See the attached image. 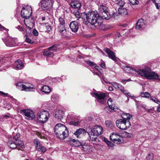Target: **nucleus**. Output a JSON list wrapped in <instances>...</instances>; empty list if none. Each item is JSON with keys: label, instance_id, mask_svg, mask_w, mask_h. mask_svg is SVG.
<instances>
[{"label": "nucleus", "instance_id": "f257e3e1", "mask_svg": "<svg viewBox=\"0 0 160 160\" xmlns=\"http://www.w3.org/2000/svg\"><path fill=\"white\" fill-rule=\"evenodd\" d=\"M122 68L126 72L131 73L133 75H139L147 79L160 80L158 75L152 71L151 68L148 67H145L142 69H136L125 66H123Z\"/></svg>", "mask_w": 160, "mask_h": 160}, {"label": "nucleus", "instance_id": "f03ea898", "mask_svg": "<svg viewBox=\"0 0 160 160\" xmlns=\"http://www.w3.org/2000/svg\"><path fill=\"white\" fill-rule=\"evenodd\" d=\"M99 16L97 11H94L83 13L82 18L85 24L90 23L91 25H93L98 22L99 19H101Z\"/></svg>", "mask_w": 160, "mask_h": 160}, {"label": "nucleus", "instance_id": "7ed1b4c3", "mask_svg": "<svg viewBox=\"0 0 160 160\" xmlns=\"http://www.w3.org/2000/svg\"><path fill=\"white\" fill-rule=\"evenodd\" d=\"M32 13V10L31 7L27 5L25 7H23L21 11V16L25 19L24 22L26 25L30 29L32 28L34 25V21L32 19L31 21L29 23L28 22V18Z\"/></svg>", "mask_w": 160, "mask_h": 160}, {"label": "nucleus", "instance_id": "20e7f679", "mask_svg": "<svg viewBox=\"0 0 160 160\" xmlns=\"http://www.w3.org/2000/svg\"><path fill=\"white\" fill-rule=\"evenodd\" d=\"M108 8L106 6L101 5L98 7V14L101 19L108 20L111 18V15L108 12Z\"/></svg>", "mask_w": 160, "mask_h": 160}, {"label": "nucleus", "instance_id": "39448f33", "mask_svg": "<svg viewBox=\"0 0 160 160\" xmlns=\"http://www.w3.org/2000/svg\"><path fill=\"white\" fill-rule=\"evenodd\" d=\"M3 35L2 40L7 46L14 47L18 45L17 39L10 37L7 32H5Z\"/></svg>", "mask_w": 160, "mask_h": 160}, {"label": "nucleus", "instance_id": "423d86ee", "mask_svg": "<svg viewBox=\"0 0 160 160\" xmlns=\"http://www.w3.org/2000/svg\"><path fill=\"white\" fill-rule=\"evenodd\" d=\"M103 132V128L102 127L98 125L94 126L91 129L90 132L88 133L92 141H95V138L92 137V136H97L101 135Z\"/></svg>", "mask_w": 160, "mask_h": 160}, {"label": "nucleus", "instance_id": "0eeeda50", "mask_svg": "<svg viewBox=\"0 0 160 160\" xmlns=\"http://www.w3.org/2000/svg\"><path fill=\"white\" fill-rule=\"evenodd\" d=\"M49 117V113L48 111L41 110L37 113V118L38 120L42 123L46 122Z\"/></svg>", "mask_w": 160, "mask_h": 160}, {"label": "nucleus", "instance_id": "6e6552de", "mask_svg": "<svg viewBox=\"0 0 160 160\" xmlns=\"http://www.w3.org/2000/svg\"><path fill=\"white\" fill-rule=\"evenodd\" d=\"M20 143L16 142L15 141L10 139L8 142L7 144L11 148L14 149L17 148L18 150H22V149L20 148H24L25 146L22 141H20Z\"/></svg>", "mask_w": 160, "mask_h": 160}, {"label": "nucleus", "instance_id": "1a4fd4ad", "mask_svg": "<svg viewBox=\"0 0 160 160\" xmlns=\"http://www.w3.org/2000/svg\"><path fill=\"white\" fill-rule=\"evenodd\" d=\"M117 127L121 129L126 130L130 126V123L128 120L122 119L117 120L116 121Z\"/></svg>", "mask_w": 160, "mask_h": 160}, {"label": "nucleus", "instance_id": "9d476101", "mask_svg": "<svg viewBox=\"0 0 160 160\" xmlns=\"http://www.w3.org/2000/svg\"><path fill=\"white\" fill-rule=\"evenodd\" d=\"M54 2V0H42L41 8L44 10H50L52 8Z\"/></svg>", "mask_w": 160, "mask_h": 160}, {"label": "nucleus", "instance_id": "9b49d317", "mask_svg": "<svg viewBox=\"0 0 160 160\" xmlns=\"http://www.w3.org/2000/svg\"><path fill=\"white\" fill-rule=\"evenodd\" d=\"M21 113L26 116V118L28 120H32L35 117L34 112L32 110L29 109H22L21 110Z\"/></svg>", "mask_w": 160, "mask_h": 160}, {"label": "nucleus", "instance_id": "f8f14e48", "mask_svg": "<svg viewBox=\"0 0 160 160\" xmlns=\"http://www.w3.org/2000/svg\"><path fill=\"white\" fill-rule=\"evenodd\" d=\"M91 94L97 99L98 102L103 103L104 99L106 96L105 93L102 92H93Z\"/></svg>", "mask_w": 160, "mask_h": 160}, {"label": "nucleus", "instance_id": "ddd939ff", "mask_svg": "<svg viewBox=\"0 0 160 160\" xmlns=\"http://www.w3.org/2000/svg\"><path fill=\"white\" fill-rule=\"evenodd\" d=\"M53 15L52 12H48L45 13L44 15L42 17L41 19L42 21H44L46 22H52L53 19Z\"/></svg>", "mask_w": 160, "mask_h": 160}, {"label": "nucleus", "instance_id": "4468645a", "mask_svg": "<svg viewBox=\"0 0 160 160\" xmlns=\"http://www.w3.org/2000/svg\"><path fill=\"white\" fill-rule=\"evenodd\" d=\"M122 138L118 134L113 133L110 136V139L114 143L120 144L121 142V138Z\"/></svg>", "mask_w": 160, "mask_h": 160}, {"label": "nucleus", "instance_id": "2eb2a0df", "mask_svg": "<svg viewBox=\"0 0 160 160\" xmlns=\"http://www.w3.org/2000/svg\"><path fill=\"white\" fill-rule=\"evenodd\" d=\"M80 148L83 152H86L88 153H91L92 151V148L89 144H82Z\"/></svg>", "mask_w": 160, "mask_h": 160}, {"label": "nucleus", "instance_id": "dca6fc26", "mask_svg": "<svg viewBox=\"0 0 160 160\" xmlns=\"http://www.w3.org/2000/svg\"><path fill=\"white\" fill-rule=\"evenodd\" d=\"M17 88L19 89L22 91L25 90L26 91H30L32 88L29 86H27L23 85V82H20L17 83L16 84Z\"/></svg>", "mask_w": 160, "mask_h": 160}, {"label": "nucleus", "instance_id": "f3484780", "mask_svg": "<svg viewBox=\"0 0 160 160\" xmlns=\"http://www.w3.org/2000/svg\"><path fill=\"white\" fill-rule=\"evenodd\" d=\"M53 114L57 119L61 120L63 118L64 115V112L63 110L59 109L55 111Z\"/></svg>", "mask_w": 160, "mask_h": 160}, {"label": "nucleus", "instance_id": "a211bd4d", "mask_svg": "<svg viewBox=\"0 0 160 160\" xmlns=\"http://www.w3.org/2000/svg\"><path fill=\"white\" fill-rule=\"evenodd\" d=\"M145 27V24L143 19L141 18L137 21L136 26V29H143Z\"/></svg>", "mask_w": 160, "mask_h": 160}, {"label": "nucleus", "instance_id": "6ab92c4d", "mask_svg": "<svg viewBox=\"0 0 160 160\" xmlns=\"http://www.w3.org/2000/svg\"><path fill=\"white\" fill-rule=\"evenodd\" d=\"M23 66V64L21 60H18L14 62L13 65V68L15 69L18 70L22 69Z\"/></svg>", "mask_w": 160, "mask_h": 160}, {"label": "nucleus", "instance_id": "aec40b11", "mask_svg": "<svg viewBox=\"0 0 160 160\" xmlns=\"http://www.w3.org/2000/svg\"><path fill=\"white\" fill-rule=\"evenodd\" d=\"M64 130L65 131L62 132V135L60 134V133H59L58 132H56V134L57 135V137H59L60 139H65L68 135V131L67 128L66 129H64Z\"/></svg>", "mask_w": 160, "mask_h": 160}, {"label": "nucleus", "instance_id": "412c9836", "mask_svg": "<svg viewBox=\"0 0 160 160\" xmlns=\"http://www.w3.org/2000/svg\"><path fill=\"white\" fill-rule=\"evenodd\" d=\"M104 51L107 54L108 57L113 60H116V57L115 53L109 49L106 48L104 49Z\"/></svg>", "mask_w": 160, "mask_h": 160}, {"label": "nucleus", "instance_id": "4be33fe9", "mask_svg": "<svg viewBox=\"0 0 160 160\" xmlns=\"http://www.w3.org/2000/svg\"><path fill=\"white\" fill-rule=\"evenodd\" d=\"M59 23L58 26L59 30H66L65 28V22L63 18L60 17L59 19Z\"/></svg>", "mask_w": 160, "mask_h": 160}, {"label": "nucleus", "instance_id": "5701e85b", "mask_svg": "<svg viewBox=\"0 0 160 160\" xmlns=\"http://www.w3.org/2000/svg\"><path fill=\"white\" fill-rule=\"evenodd\" d=\"M71 5L72 7L78 10L81 7V4L77 0L72 1L71 2Z\"/></svg>", "mask_w": 160, "mask_h": 160}, {"label": "nucleus", "instance_id": "b1692460", "mask_svg": "<svg viewBox=\"0 0 160 160\" xmlns=\"http://www.w3.org/2000/svg\"><path fill=\"white\" fill-rule=\"evenodd\" d=\"M86 132L85 130L83 128H79L74 133V134L78 138H79V136L81 134H84L86 133Z\"/></svg>", "mask_w": 160, "mask_h": 160}, {"label": "nucleus", "instance_id": "393cba45", "mask_svg": "<svg viewBox=\"0 0 160 160\" xmlns=\"http://www.w3.org/2000/svg\"><path fill=\"white\" fill-rule=\"evenodd\" d=\"M69 26L71 30H78V28L77 22L75 21L71 22L69 25Z\"/></svg>", "mask_w": 160, "mask_h": 160}, {"label": "nucleus", "instance_id": "a878e982", "mask_svg": "<svg viewBox=\"0 0 160 160\" xmlns=\"http://www.w3.org/2000/svg\"><path fill=\"white\" fill-rule=\"evenodd\" d=\"M41 90L45 93H49L51 91L50 88L47 85L43 86L41 88Z\"/></svg>", "mask_w": 160, "mask_h": 160}, {"label": "nucleus", "instance_id": "bb28decb", "mask_svg": "<svg viewBox=\"0 0 160 160\" xmlns=\"http://www.w3.org/2000/svg\"><path fill=\"white\" fill-rule=\"evenodd\" d=\"M59 129L60 130L61 129H66L67 128L63 124L58 123L57 124L55 127L54 128V132H57L56 130Z\"/></svg>", "mask_w": 160, "mask_h": 160}, {"label": "nucleus", "instance_id": "cd10ccee", "mask_svg": "<svg viewBox=\"0 0 160 160\" xmlns=\"http://www.w3.org/2000/svg\"><path fill=\"white\" fill-rule=\"evenodd\" d=\"M70 141L73 143V145L75 147H78L79 148H80L82 144L81 142L78 140H76L75 139H72Z\"/></svg>", "mask_w": 160, "mask_h": 160}, {"label": "nucleus", "instance_id": "c85d7f7f", "mask_svg": "<svg viewBox=\"0 0 160 160\" xmlns=\"http://www.w3.org/2000/svg\"><path fill=\"white\" fill-rule=\"evenodd\" d=\"M35 147L37 150L38 151H42L43 152H45L46 151V148L43 147L41 143L39 145Z\"/></svg>", "mask_w": 160, "mask_h": 160}, {"label": "nucleus", "instance_id": "c756f323", "mask_svg": "<svg viewBox=\"0 0 160 160\" xmlns=\"http://www.w3.org/2000/svg\"><path fill=\"white\" fill-rule=\"evenodd\" d=\"M20 134L17 133L15 136L12 138H11L10 139L15 141L16 142L20 143V141H22L20 140Z\"/></svg>", "mask_w": 160, "mask_h": 160}, {"label": "nucleus", "instance_id": "7c9ffc66", "mask_svg": "<svg viewBox=\"0 0 160 160\" xmlns=\"http://www.w3.org/2000/svg\"><path fill=\"white\" fill-rule=\"evenodd\" d=\"M43 55L47 57H51L53 56V52H51L50 50L45 51L43 52Z\"/></svg>", "mask_w": 160, "mask_h": 160}, {"label": "nucleus", "instance_id": "2f4dec72", "mask_svg": "<svg viewBox=\"0 0 160 160\" xmlns=\"http://www.w3.org/2000/svg\"><path fill=\"white\" fill-rule=\"evenodd\" d=\"M59 97L58 95L56 93H53L51 97L52 101L54 102H57L58 100Z\"/></svg>", "mask_w": 160, "mask_h": 160}, {"label": "nucleus", "instance_id": "473e14b6", "mask_svg": "<svg viewBox=\"0 0 160 160\" xmlns=\"http://www.w3.org/2000/svg\"><path fill=\"white\" fill-rule=\"evenodd\" d=\"M118 12L121 15H127L128 13L127 10L125 8H118Z\"/></svg>", "mask_w": 160, "mask_h": 160}, {"label": "nucleus", "instance_id": "72a5a7b5", "mask_svg": "<svg viewBox=\"0 0 160 160\" xmlns=\"http://www.w3.org/2000/svg\"><path fill=\"white\" fill-rule=\"evenodd\" d=\"M105 123L106 126L107 127L112 128L114 127L113 122L110 120H107L105 121Z\"/></svg>", "mask_w": 160, "mask_h": 160}, {"label": "nucleus", "instance_id": "f704fd0d", "mask_svg": "<svg viewBox=\"0 0 160 160\" xmlns=\"http://www.w3.org/2000/svg\"><path fill=\"white\" fill-rule=\"evenodd\" d=\"M122 117L123 119L128 120L132 118V116L128 113H123L122 114Z\"/></svg>", "mask_w": 160, "mask_h": 160}, {"label": "nucleus", "instance_id": "c9c22d12", "mask_svg": "<svg viewBox=\"0 0 160 160\" xmlns=\"http://www.w3.org/2000/svg\"><path fill=\"white\" fill-rule=\"evenodd\" d=\"M112 100L111 99V98H109L107 102L108 104L109 107L111 108L112 110L115 111V106L112 105Z\"/></svg>", "mask_w": 160, "mask_h": 160}, {"label": "nucleus", "instance_id": "e433bc0d", "mask_svg": "<svg viewBox=\"0 0 160 160\" xmlns=\"http://www.w3.org/2000/svg\"><path fill=\"white\" fill-rule=\"evenodd\" d=\"M104 142L106 143L107 146L109 148H113L114 145V144L112 142H111L108 141L106 138H104Z\"/></svg>", "mask_w": 160, "mask_h": 160}, {"label": "nucleus", "instance_id": "4c0bfd02", "mask_svg": "<svg viewBox=\"0 0 160 160\" xmlns=\"http://www.w3.org/2000/svg\"><path fill=\"white\" fill-rule=\"evenodd\" d=\"M152 1L155 4L157 9H159L160 8V0H152Z\"/></svg>", "mask_w": 160, "mask_h": 160}, {"label": "nucleus", "instance_id": "58836bf2", "mask_svg": "<svg viewBox=\"0 0 160 160\" xmlns=\"http://www.w3.org/2000/svg\"><path fill=\"white\" fill-rule=\"evenodd\" d=\"M58 45L55 44L53 45L52 46L49 47L48 48V50H50L51 51H52V52H55L57 51V46Z\"/></svg>", "mask_w": 160, "mask_h": 160}, {"label": "nucleus", "instance_id": "ea45409f", "mask_svg": "<svg viewBox=\"0 0 160 160\" xmlns=\"http://www.w3.org/2000/svg\"><path fill=\"white\" fill-rule=\"evenodd\" d=\"M111 18L117 19V17L120 14L119 12H118L117 11L113 12H112V14H111Z\"/></svg>", "mask_w": 160, "mask_h": 160}, {"label": "nucleus", "instance_id": "a19ab883", "mask_svg": "<svg viewBox=\"0 0 160 160\" xmlns=\"http://www.w3.org/2000/svg\"><path fill=\"white\" fill-rule=\"evenodd\" d=\"M153 154L152 153H150L147 155L146 159L147 160H152L153 159Z\"/></svg>", "mask_w": 160, "mask_h": 160}, {"label": "nucleus", "instance_id": "79ce46f5", "mask_svg": "<svg viewBox=\"0 0 160 160\" xmlns=\"http://www.w3.org/2000/svg\"><path fill=\"white\" fill-rule=\"evenodd\" d=\"M140 95L142 97L148 98L150 96V94L148 92H141Z\"/></svg>", "mask_w": 160, "mask_h": 160}, {"label": "nucleus", "instance_id": "37998d69", "mask_svg": "<svg viewBox=\"0 0 160 160\" xmlns=\"http://www.w3.org/2000/svg\"><path fill=\"white\" fill-rule=\"evenodd\" d=\"M26 34L25 36V37H28L29 38L33 36V33L32 31H26Z\"/></svg>", "mask_w": 160, "mask_h": 160}, {"label": "nucleus", "instance_id": "c03bdc74", "mask_svg": "<svg viewBox=\"0 0 160 160\" xmlns=\"http://www.w3.org/2000/svg\"><path fill=\"white\" fill-rule=\"evenodd\" d=\"M73 14L77 18V20H78L79 18H80V15L79 12L78 11L76 10L74 11L73 12Z\"/></svg>", "mask_w": 160, "mask_h": 160}, {"label": "nucleus", "instance_id": "a18cd8bd", "mask_svg": "<svg viewBox=\"0 0 160 160\" xmlns=\"http://www.w3.org/2000/svg\"><path fill=\"white\" fill-rule=\"evenodd\" d=\"M85 62L88 65L91 66H94L96 65V63L90 61H86Z\"/></svg>", "mask_w": 160, "mask_h": 160}, {"label": "nucleus", "instance_id": "49530a36", "mask_svg": "<svg viewBox=\"0 0 160 160\" xmlns=\"http://www.w3.org/2000/svg\"><path fill=\"white\" fill-rule=\"evenodd\" d=\"M150 99L155 102L159 104V103H160V102L157 98L154 97H150Z\"/></svg>", "mask_w": 160, "mask_h": 160}, {"label": "nucleus", "instance_id": "de8ad7c7", "mask_svg": "<svg viewBox=\"0 0 160 160\" xmlns=\"http://www.w3.org/2000/svg\"><path fill=\"white\" fill-rule=\"evenodd\" d=\"M24 38H25V41L29 43H33V42L29 38V37L24 36Z\"/></svg>", "mask_w": 160, "mask_h": 160}, {"label": "nucleus", "instance_id": "09e8293b", "mask_svg": "<svg viewBox=\"0 0 160 160\" xmlns=\"http://www.w3.org/2000/svg\"><path fill=\"white\" fill-rule=\"evenodd\" d=\"M125 4V2L124 0H121L118 3V4L122 8L123 6Z\"/></svg>", "mask_w": 160, "mask_h": 160}, {"label": "nucleus", "instance_id": "8fccbe9b", "mask_svg": "<svg viewBox=\"0 0 160 160\" xmlns=\"http://www.w3.org/2000/svg\"><path fill=\"white\" fill-rule=\"evenodd\" d=\"M129 1L131 4L132 5H137L138 3V0H129Z\"/></svg>", "mask_w": 160, "mask_h": 160}, {"label": "nucleus", "instance_id": "3c124183", "mask_svg": "<svg viewBox=\"0 0 160 160\" xmlns=\"http://www.w3.org/2000/svg\"><path fill=\"white\" fill-rule=\"evenodd\" d=\"M34 143L35 147L39 145L40 144V142L38 139H36L34 140Z\"/></svg>", "mask_w": 160, "mask_h": 160}, {"label": "nucleus", "instance_id": "603ef678", "mask_svg": "<svg viewBox=\"0 0 160 160\" xmlns=\"http://www.w3.org/2000/svg\"><path fill=\"white\" fill-rule=\"evenodd\" d=\"M34 143L35 147L39 145L40 144V142L38 139H36L34 140Z\"/></svg>", "mask_w": 160, "mask_h": 160}, {"label": "nucleus", "instance_id": "864d4df0", "mask_svg": "<svg viewBox=\"0 0 160 160\" xmlns=\"http://www.w3.org/2000/svg\"><path fill=\"white\" fill-rule=\"evenodd\" d=\"M110 84L115 88H118V85L119 83H118L116 82H112Z\"/></svg>", "mask_w": 160, "mask_h": 160}, {"label": "nucleus", "instance_id": "5fc2aeb1", "mask_svg": "<svg viewBox=\"0 0 160 160\" xmlns=\"http://www.w3.org/2000/svg\"><path fill=\"white\" fill-rule=\"evenodd\" d=\"M66 31H62L61 32H60L62 36H63L64 38L67 37L68 36L66 35V34L64 35V33H66Z\"/></svg>", "mask_w": 160, "mask_h": 160}, {"label": "nucleus", "instance_id": "6e6d98bb", "mask_svg": "<svg viewBox=\"0 0 160 160\" xmlns=\"http://www.w3.org/2000/svg\"><path fill=\"white\" fill-rule=\"evenodd\" d=\"M105 62L103 61H102L101 62V64H100V66L102 68H105L106 67Z\"/></svg>", "mask_w": 160, "mask_h": 160}, {"label": "nucleus", "instance_id": "4d7b16f0", "mask_svg": "<svg viewBox=\"0 0 160 160\" xmlns=\"http://www.w3.org/2000/svg\"><path fill=\"white\" fill-rule=\"evenodd\" d=\"M48 23V22H46V23L45 24L46 28L47 29L51 30L52 29L50 25Z\"/></svg>", "mask_w": 160, "mask_h": 160}, {"label": "nucleus", "instance_id": "13d9d810", "mask_svg": "<svg viewBox=\"0 0 160 160\" xmlns=\"http://www.w3.org/2000/svg\"><path fill=\"white\" fill-rule=\"evenodd\" d=\"M9 60V59L5 57H4L2 59H0V63H2V62H5V61H8Z\"/></svg>", "mask_w": 160, "mask_h": 160}, {"label": "nucleus", "instance_id": "bf43d9fd", "mask_svg": "<svg viewBox=\"0 0 160 160\" xmlns=\"http://www.w3.org/2000/svg\"><path fill=\"white\" fill-rule=\"evenodd\" d=\"M110 109H111V108L109 107H105L104 108V110L106 112H108L111 111V110H110Z\"/></svg>", "mask_w": 160, "mask_h": 160}, {"label": "nucleus", "instance_id": "052dcab7", "mask_svg": "<svg viewBox=\"0 0 160 160\" xmlns=\"http://www.w3.org/2000/svg\"><path fill=\"white\" fill-rule=\"evenodd\" d=\"M10 116L8 115H5L3 116V119L4 120H5V119H8V120H10Z\"/></svg>", "mask_w": 160, "mask_h": 160}, {"label": "nucleus", "instance_id": "680f3d73", "mask_svg": "<svg viewBox=\"0 0 160 160\" xmlns=\"http://www.w3.org/2000/svg\"><path fill=\"white\" fill-rule=\"evenodd\" d=\"M102 82L104 81V82H105L106 83H108V84H110L111 83L109 82H108L107 79H106L104 77H103L102 78Z\"/></svg>", "mask_w": 160, "mask_h": 160}, {"label": "nucleus", "instance_id": "e2e57ef3", "mask_svg": "<svg viewBox=\"0 0 160 160\" xmlns=\"http://www.w3.org/2000/svg\"><path fill=\"white\" fill-rule=\"evenodd\" d=\"M125 95H127L128 96H130V93L129 92H127V91L126 90H124V89L123 90V91H121Z\"/></svg>", "mask_w": 160, "mask_h": 160}, {"label": "nucleus", "instance_id": "0e129e2a", "mask_svg": "<svg viewBox=\"0 0 160 160\" xmlns=\"http://www.w3.org/2000/svg\"><path fill=\"white\" fill-rule=\"evenodd\" d=\"M117 88L120 89L121 91H123L124 89V87H123L121 85L119 84Z\"/></svg>", "mask_w": 160, "mask_h": 160}, {"label": "nucleus", "instance_id": "69168bd1", "mask_svg": "<svg viewBox=\"0 0 160 160\" xmlns=\"http://www.w3.org/2000/svg\"><path fill=\"white\" fill-rule=\"evenodd\" d=\"M32 32L33 34L35 36H37L38 34V31H32Z\"/></svg>", "mask_w": 160, "mask_h": 160}, {"label": "nucleus", "instance_id": "338daca9", "mask_svg": "<svg viewBox=\"0 0 160 160\" xmlns=\"http://www.w3.org/2000/svg\"><path fill=\"white\" fill-rule=\"evenodd\" d=\"M94 67L98 71H99L100 72V71L102 70L101 69V68H100L96 64V65L94 66Z\"/></svg>", "mask_w": 160, "mask_h": 160}, {"label": "nucleus", "instance_id": "774afa93", "mask_svg": "<svg viewBox=\"0 0 160 160\" xmlns=\"http://www.w3.org/2000/svg\"><path fill=\"white\" fill-rule=\"evenodd\" d=\"M0 94L3 96H8V93H5L3 92L0 91Z\"/></svg>", "mask_w": 160, "mask_h": 160}]
</instances>
